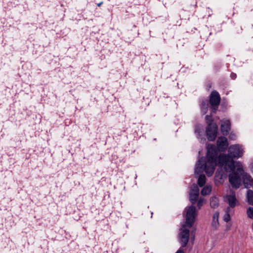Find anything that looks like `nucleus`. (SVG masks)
Segmentation results:
<instances>
[{"mask_svg":"<svg viewBox=\"0 0 253 253\" xmlns=\"http://www.w3.org/2000/svg\"><path fill=\"white\" fill-rule=\"evenodd\" d=\"M243 182L246 188H253V179L250 175L245 172L243 177Z\"/></svg>","mask_w":253,"mask_h":253,"instance_id":"nucleus-10","label":"nucleus"},{"mask_svg":"<svg viewBox=\"0 0 253 253\" xmlns=\"http://www.w3.org/2000/svg\"><path fill=\"white\" fill-rule=\"evenodd\" d=\"M230 77L232 80H235L237 78V75L234 73H231Z\"/></svg>","mask_w":253,"mask_h":253,"instance_id":"nucleus-26","label":"nucleus"},{"mask_svg":"<svg viewBox=\"0 0 253 253\" xmlns=\"http://www.w3.org/2000/svg\"><path fill=\"white\" fill-rule=\"evenodd\" d=\"M218 131V126L216 124H208L206 127V132L209 141L215 140Z\"/></svg>","mask_w":253,"mask_h":253,"instance_id":"nucleus-5","label":"nucleus"},{"mask_svg":"<svg viewBox=\"0 0 253 253\" xmlns=\"http://www.w3.org/2000/svg\"><path fill=\"white\" fill-rule=\"evenodd\" d=\"M189 230L187 229H183L179 234L180 243L181 244L182 247H185L188 242L189 239Z\"/></svg>","mask_w":253,"mask_h":253,"instance_id":"nucleus-7","label":"nucleus"},{"mask_svg":"<svg viewBox=\"0 0 253 253\" xmlns=\"http://www.w3.org/2000/svg\"><path fill=\"white\" fill-rule=\"evenodd\" d=\"M218 200L216 197H212L210 200V205L212 208H216L218 206Z\"/></svg>","mask_w":253,"mask_h":253,"instance_id":"nucleus-19","label":"nucleus"},{"mask_svg":"<svg viewBox=\"0 0 253 253\" xmlns=\"http://www.w3.org/2000/svg\"><path fill=\"white\" fill-rule=\"evenodd\" d=\"M186 211V225L190 228L193 226L196 217V208L190 206L185 209Z\"/></svg>","mask_w":253,"mask_h":253,"instance_id":"nucleus-4","label":"nucleus"},{"mask_svg":"<svg viewBox=\"0 0 253 253\" xmlns=\"http://www.w3.org/2000/svg\"><path fill=\"white\" fill-rule=\"evenodd\" d=\"M247 213L249 218H253V208L249 207L247 211Z\"/></svg>","mask_w":253,"mask_h":253,"instance_id":"nucleus-22","label":"nucleus"},{"mask_svg":"<svg viewBox=\"0 0 253 253\" xmlns=\"http://www.w3.org/2000/svg\"><path fill=\"white\" fill-rule=\"evenodd\" d=\"M207 160L204 157H201L197 162L194 170V175L202 174L204 170L208 176H211L214 172L216 166L217 151L215 145L213 144L208 146L207 152Z\"/></svg>","mask_w":253,"mask_h":253,"instance_id":"nucleus-1","label":"nucleus"},{"mask_svg":"<svg viewBox=\"0 0 253 253\" xmlns=\"http://www.w3.org/2000/svg\"><path fill=\"white\" fill-rule=\"evenodd\" d=\"M247 198L248 199V202L250 205L253 206V191L251 190H248L247 191Z\"/></svg>","mask_w":253,"mask_h":253,"instance_id":"nucleus-18","label":"nucleus"},{"mask_svg":"<svg viewBox=\"0 0 253 253\" xmlns=\"http://www.w3.org/2000/svg\"><path fill=\"white\" fill-rule=\"evenodd\" d=\"M205 120L206 121V123H207V125H208V124H215L213 122V119L211 115H206L205 117Z\"/></svg>","mask_w":253,"mask_h":253,"instance_id":"nucleus-21","label":"nucleus"},{"mask_svg":"<svg viewBox=\"0 0 253 253\" xmlns=\"http://www.w3.org/2000/svg\"><path fill=\"white\" fill-rule=\"evenodd\" d=\"M252 49H253V48H252V47H251V45H250V46H249V50H252Z\"/></svg>","mask_w":253,"mask_h":253,"instance_id":"nucleus-30","label":"nucleus"},{"mask_svg":"<svg viewBox=\"0 0 253 253\" xmlns=\"http://www.w3.org/2000/svg\"><path fill=\"white\" fill-rule=\"evenodd\" d=\"M224 199L227 202L230 207L234 208L236 206L237 199L236 198L235 193L233 191L231 195L225 196L224 197Z\"/></svg>","mask_w":253,"mask_h":253,"instance_id":"nucleus-11","label":"nucleus"},{"mask_svg":"<svg viewBox=\"0 0 253 253\" xmlns=\"http://www.w3.org/2000/svg\"><path fill=\"white\" fill-rule=\"evenodd\" d=\"M204 202V199L202 198L200 199V200L198 201L197 206L199 209H200L201 207L203 206Z\"/></svg>","mask_w":253,"mask_h":253,"instance_id":"nucleus-25","label":"nucleus"},{"mask_svg":"<svg viewBox=\"0 0 253 253\" xmlns=\"http://www.w3.org/2000/svg\"><path fill=\"white\" fill-rule=\"evenodd\" d=\"M217 46L218 47H219L221 46V44H220V43L218 44L217 45Z\"/></svg>","mask_w":253,"mask_h":253,"instance_id":"nucleus-31","label":"nucleus"},{"mask_svg":"<svg viewBox=\"0 0 253 253\" xmlns=\"http://www.w3.org/2000/svg\"><path fill=\"white\" fill-rule=\"evenodd\" d=\"M231 159L230 156L224 154H220L218 157V163L220 166H223L225 164L227 163Z\"/></svg>","mask_w":253,"mask_h":253,"instance_id":"nucleus-14","label":"nucleus"},{"mask_svg":"<svg viewBox=\"0 0 253 253\" xmlns=\"http://www.w3.org/2000/svg\"><path fill=\"white\" fill-rule=\"evenodd\" d=\"M199 195V189L196 185H194L189 193V200L193 204L197 201Z\"/></svg>","mask_w":253,"mask_h":253,"instance_id":"nucleus-8","label":"nucleus"},{"mask_svg":"<svg viewBox=\"0 0 253 253\" xmlns=\"http://www.w3.org/2000/svg\"><path fill=\"white\" fill-rule=\"evenodd\" d=\"M231 124L229 120H225L221 125V131L224 135L228 134L230 130Z\"/></svg>","mask_w":253,"mask_h":253,"instance_id":"nucleus-12","label":"nucleus"},{"mask_svg":"<svg viewBox=\"0 0 253 253\" xmlns=\"http://www.w3.org/2000/svg\"><path fill=\"white\" fill-rule=\"evenodd\" d=\"M223 166H224V169L227 172L231 171V172L233 170H236V163H235L233 159H232L225 164Z\"/></svg>","mask_w":253,"mask_h":253,"instance_id":"nucleus-13","label":"nucleus"},{"mask_svg":"<svg viewBox=\"0 0 253 253\" xmlns=\"http://www.w3.org/2000/svg\"><path fill=\"white\" fill-rule=\"evenodd\" d=\"M220 101L221 98L219 93L215 90L212 91L209 97V103L212 113H216L220 103Z\"/></svg>","mask_w":253,"mask_h":253,"instance_id":"nucleus-3","label":"nucleus"},{"mask_svg":"<svg viewBox=\"0 0 253 253\" xmlns=\"http://www.w3.org/2000/svg\"><path fill=\"white\" fill-rule=\"evenodd\" d=\"M176 253H184V252L182 250H181L180 249H179L176 252Z\"/></svg>","mask_w":253,"mask_h":253,"instance_id":"nucleus-27","label":"nucleus"},{"mask_svg":"<svg viewBox=\"0 0 253 253\" xmlns=\"http://www.w3.org/2000/svg\"><path fill=\"white\" fill-rule=\"evenodd\" d=\"M206 182V177L204 174H201L199 175L198 179V184L202 187H203Z\"/></svg>","mask_w":253,"mask_h":253,"instance_id":"nucleus-17","label":"nucleus"},{"mask_svg":"<svg viewBox=\"0 0 253 253\" xmlns=\"http://www.w3.org/2000/svg\"><path fill=\"white\" fill-rule=\"evenodd\" d=\"M244 173L242 164L240 162H236V170L229 174V181L233 188L238 189L240 187L241 184V176L243 178Z\"/></svg>","mask_w":253,"mask_h":253,"instance_id":"nucleus-2","label":"nucleus"},{"mask_svg":"<svg viewBox=\"0 0 253 253\" xmlns=\"http://www.w3.org/2000/svg\"><path fill=\"white\" fill-rule=\"evenodd\" d=\"M230 220V215L229 212L226 211L223 216V220L226 222H228Z\"/></svg>","mask_w":253,"mask_h":253,"instance_id":"nucleus-23","label":"nucleus"},{"mask_svg":"<svg viewBox=\"0 0 253 253\" xmlns=\"http://www.w3.org/2000/svg\"><path fill=\"white\" fill-rule=\"evenodd\" d=\"M195 132L198 135V137L201 136V127L199 126H197L195 128Z\"/></svg>","mask_w":253,"mask_h":253,"instance_id":"nucleus-24","label":"nucleus"},{"mask_svg":"<svg viewBox=\"0 0 253 253\" xmlns=\"http://www.w3.org/2000/svg\"><path fill=\"white\" fill-rule=\"evenodd\" d=\"M211 191V187L210 186H206L202 189L201 193L202 195L206 196L210 194Z\"/></svg>","mask_w":253,"mask_h":253,"instance_id":"nucleus-20","label":"nucleus"},{"mask_svg":"<svg viewBox=\"0 0 253 253\" xmlns=\"http://www.w3.org/2000/svg\"><path fill=\"white\" fill-rule=\"evenodd\" d=\"M102 3H103V1H101V2H100V3H98L97 4V6H100L102 4Z\"/></svg>","mask_w":253,"mask_h":253,"instance_id":"nucleus-28","label":"nucleus"},{"mask_svg":"<svg viewBox=\"0 0 253 253\" xmlns=\"http://www.w3.org/2000/svg\"><path fill=\"white\" fill-rule=\"evenodd\" d=\"M252 230H253V222L252 224Z\"/></svg>","mask_w":253,"mask_h":253,"instance_id":"nucleus-32","label":"nucleus"},{"mask_svg":"<svg viewBox=\"0 0 253 253\" xmlns=\"http://www.w3.org/2000/svg\"><path fill=\"white\" fill-rule=\"evenodd\" d=\"M216 144L219 151H224L228 146L227 139L224 136H220L217 139Z\"/></svg>","mask_w":253,"mask_h":253,"instance_id":"nucleus-9","label":"nucleus"},{"mask_svg":"<svg viewBox=\"0 0 253 253\" xmlns=\"http://www.w3.org/2000/svg\"><path fill=\"white\" fill-rule=\"evenodd\" d=\"M200 108L201 111L203 114H205L207 113L208 110V101L206 99H203L202 100L200 103Z\"/></svg>","mask_w":253,"mask_h":253,"instance_id":"nucleus-15","label":"nucleus"},{"mask_svg":"<svg viewBox=\"0 0 253 253\" xmlns=\"http://www.w3.org/2000/svg\"><path fill=\"white\" fill-rule=\"evenodd\" d=\"M218 217L219 213L218 212H216L213 214L212 217V226L215 229H217L219 225Z\"/></svg>","mask_w":253,"mask_h":253,"instance_id":"nucleus-16","label":"nucleus"},{"mask_svg":"<svg viewBox=\"0 0 253 253\" xmlns=\"http://www.w3.org/2000/svg\"><path fill=\"white\" fill-rule=\"evenodd\" d=\"M228 155L232 159L239 158L243 155V149L239 144L232 145L229 147Z\"/></svg>","mask_w":253,"mask_h":253,"instance_id":"nucleus-6","label":"nucleus"},{"mask_svg":"<svg viewBox=\"0 0 253 253\" xmlns=\"http://www.w3.org/2000/svg\"><path fill=\"white\" fill-rule=\"evenodd\" d=\"M232 137H235V135L234 134L232 135V134H231L230 136H229V137L230 138H232Z\"/></svg>","mask_w":253,"mask_h":253,"instance_id":"nucleus-29","label":"nucleus"}]
</instances>
